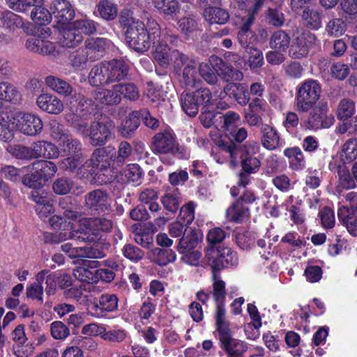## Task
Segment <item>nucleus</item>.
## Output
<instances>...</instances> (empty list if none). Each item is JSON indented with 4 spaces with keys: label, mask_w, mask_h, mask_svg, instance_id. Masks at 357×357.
I'll return each instance as SVG.
<instances>
[{
    "label": "nucleus",
    "mask_w": 357,
    "mask_h": 357,
    "mask_svg": "<svg viewBox=\"0 0 357 357\" xmlns=\"http://www.w3.org/2000/svg\"><path fill=\"white\" fill-rule=\"evenodd\" d=\"M145 29L153 39V45L155 48L154 59L162 66L168 65L169 63V52L172 50L168 47L167 42L169 41L172 45H177L180 41L178 38L172 33L169 29H165L161 31L157 22L151 18L147 20Z\"/></svg>",
    "instance_id": "nucleus-1"
},
{
    "label": "nucleus",
    "mask_w": 357,
    "mask_h": 357,
    "mask_svg": "<svg viewBox=\"0 0 357 357\" xmlns=\"http://www.w3.org/2000/svg\"><path fill=\"white\" fill-rule=\"evenodd\" d=\"M170 61L174 64L176 70H181V68L184 66L179 79L183 88L190 89L200 85L202 79L197 72L196 63L193 59L177 50H173L169 52Z\"/></svg>",
    "instance_id": "nucleus-2"
},
{
    "label": "nucleus",
    "mask_w": 357,
    "mask_h": 357,
    "mask_svg": "<svg viewBox=\"0 0 357 357\" xmlns=\"http://www.w3.org/2000/svg\"><path fill=\"white\" fill-rule=\"evenodd\" d=\"M113 228V222L111 220L105 218H84L79 221V227L76 228L83 231L79 233L84 239H79V241H96L100 239L103 233H108Z\"/></svg>",
    "instance_id": "nucleus-3"
},
{
    "label": "nucleus",
    "mask_w": 357,
    "mask_h": 357,
    "mask_svg": "<svg viewBox=\"0 0 357 357\" xmlns=\"http://www.w3.org/2000/svg\"><path fill=\"white\" fill-rule=\"evenodd\" d=\"M321 86L314 79H307L302 82L296 91V107L300 112H307L315 105L321 96Z\"/></svg>",
    "instance_id": "nucleus-4"
},
{
    "label": "nucleus",
    "mask_w": 357,
    "mask_h": 357,
    "mask_svg": "<svg viewBox=\"0 0 357 357\" xmlns=\"http://www.w3.org/2000/svg\"><path fill=\"white\" fill-rule=\"evenodd\" d=\"M182 109L190 116H195L201 106L208 107L211 105L212 96L206 88L196 90L192 93L183 92L180 97Z\"/></svg>",
    "instance_id": "nucleus-5"
},
{
    "label": "nucleus",
    "mask_w": 357,
    "mask_h": 357,
    "mask_svg": "<svg viewBox=\"0 0 357 357\" xmlns=\"http://www.w3.org/2000/svg\"><path fill=\"white\" fill-rule=\"evenodd\" d=\"M319 44L314 34L309 31H297L289 50V56L293 59H301L308 54L309 50Z\"/></svg>",
    "instance_id": "nucleus-6"
},
{
    "label": "nucleus",
    "mask_w": 357,
    "mask_h": 357,
    "mask_svg": "<svg viewBox=\"0 0 357 357\" xmlns=\"http://www.w3.org/2000/svg\"><path fill=\"white\" fill-rule=\"evenodd\" d=\"M262 4V0L256 2L254 8L249 10L241 19L239 31L237 33V39L239 44L245 48H249V45L254 43L256 40L255 33L250 29L255 19V13Z\"/></svg>",
    "instance_id": "nucleus-7"
},
{
    "label": "nucleus",
    "mask_w": 357,
    "mask_h": 357,
    "mask_svg": "<svg viewBox=\"0 0 357 357\" xmlns=\"http://www.w3.org/2000/svg\"><path fill=\"white\" fill-rule=\"evenodd\" d=\"M126 31V38L129 46L137 52H145L153 44L152 38L147 33L143 22L138 23Z\"/></svg>",
    "instance_id": "nucleus-8"
},
{
    "label": "nucleus",
    "mask_w": 357,
    "mask_h": 357,
    "mask_svg": "<svg viewBox=\"0 0 357 357\" xmlns=\"http://www.w3.org/2000/svg\"><path fill=\"white\" fill-rule=\"evenodd\" d=\"M307 120L303 122L306 129L317 130L321 128H329L334 123V117L328 112L326 105L312 108Z\"/></svg>",
    "instance_id": "nucleus-9"
},
{
    "label": "nucleus",
    "mask_w": 357,
    "mask_h": 357,
    "mask_svg": "<svg viewBox=\"0 0 357 357\" xmlns=\"http://www.w3.org/2000/svg\"><path fill=\"white\" fill-rule=\"evenodd\" d=\"M50 35V28H43L40 33L26 40L25 47L27 50L34 53L43 55H51L55 52V46L53 43L46 40Z\"/></svg>",
    "instance_id": "nucleus-10"
},
{
    "label": "nucleus",
    "mask_w": 357,
    "mask_h": 357,
    "mask_svg": "<svg viewBox=\"0 0 357 357\" xmlns=\"http://www.w3.org/2000/svg\"><path fill=\"white\" fill-rule=\"evenodd\" d=\"M17 130L24 135L34 136L40 133L43 128L40 118L34 114L17 112Z\"/></svg>",
    "instance_id": "nucleus-11"
},
{
    "label": "nucleus",
    "mask_w": 357,
    "mask_h": 357,
    "mask_svg": "<svg viewBox=\"0 0 357 357\" xmlns=\"http://www.w3.org/2000/svg\"><path fill=\"white\" fill-rule=\"evenodd\" d=\"M86 207L97 212H105L110 208L112 198L103 190L96 189L89 192L84 197Z\"/></svg>",
    "instance_id": "nucleus-12"
},
{
    "label": "nucleus",
    "mask_w": 357,
    "mask_h": 357,
    "mask_svg": "<svg viewBox=\"0 0 357 357\" xmlns=\"http://www.w3.org/2000/svg\"><path fill=\"white\" fill-rule=\"evenodd\" d=\"M152 151L155 154H175L177 144L174 135L168 131L155 134L152 138Z\"/></svg>",
    "instance_id": "nucleus-13"
},
{
    "label": "nucleus",
    "mask_w": 357,
    "mask_h": 357,
    "mask_svg": "<svg viewBox=\"0 0 357 357\" xmlns=\"http://www.w3.org/2000/svg\"><path fill=\"white\" fill-rule=\"evenodd\" d=\"M82 232L79 229H77L72 222H65L62 231L56 233L45 232L43 241L48 244H56L68 239L79 241V239L84 238L82 235H79V233Z\"/></svg>",
    "instance_id": "nucleus-14"
},
{
    "label": "nucleus",
    "mask_w": 357,
    "mask_h": 357,
    "mask_svg": "<svg viewBox=\"0 0 357 357\" xmlns=\"http://www.w3.org/2000/svg\"><path fill=\"white\" fill-rule=\"evenodd\" d=\"M221 347L229 357H241L247 350V344L238 339L234 338L231 330L219 335Z\"/></svg>",
    "instance_id": "nucleus-15"
},
{
    "label": "nucleus",
    "mask_w": 357,
    "mask_h": 357,
    "mask_svg": "<svg viewBox=\"0 0 357 357\" xmlns=\"http://www.w3.org/2000/svg\"><path fill=\"white\" fill-rule=\"evenodd\" d=\"M59 166L64 171L75 173L80 178L86 177L89 172L86 169L88 161L81 154L64 158L60 161Z\"/></svg>",
    "instance_id": "nucleus-16"
},
{
    "label": "nucleus",
    "mask_w": 357,
    "mask_h": 357,
    "mask_svg": "<svg viewBox=\"0 0 357 357\" xmlns=\"http://www.w3.org/2000/svg\"><path fill=\"white\" fill-rule=\"evenodd\" d=\"M118 308V298L115 294H103L98 303H94L92 306L91 315L96 318H101L106 316L107 312L116 310Z\"/></svg>",
    "instance_id": "nucleus-17"
},
{
    "label": "nucleus",
    "mask_w": 357,
    "mask_h": 357,
    "mask_svg": "<svg viewBox=\"0 0 357 357\" xmlns=\"http://www.w3.org/2000/svg\"><path fill=\"white\" fill-rule=\"evenodd\" d=\"M109 84L120 82L126 79L128 75L129 66L121 59H113L106 62Z\"/></svg>",
    "instance_id": "nucleus-18"
},
{
    "label": "nucleus",
    "mask_w": 357,
    "mask_h": 357,
    "mask_svg": "<svg viewBox=\"0 0 357 357\" xmlns=\"http://www.w3.org/2000/svg\"><path fill=\"white\" fill-rule=\"evenodd\" d=\"M50 10L61 24H66L75 17V10L66 0H54L51 4Z\"/></svg>",
    "instance_id": "nucleus-19"
},
{
    "label": "nucleus",
    "mask_w": 357,
    "mask_h": 357,
    "mask_svg": "<svg viewBox=\"0 0 357 357\" xmlns=\"http://www.w3.org/2000/svg\"><path fill=\"white\" fill-rule=\"evenodd\" d=\"M222 98L225 96L233 97L241 106H245L250 99L248 87L243 84L231 82L227 84L221 93Z\"/></svg>",
    "instance_id": "nucleus-20"
},
{
    "label": "nucleus",
    "mask_w": 357,
    "mask_h": 357,
    "mask_svg": "<svg viewBox=\"0 0 357 357\" xmlns=\"http://www.w3.org/2000/svg\"><path fill=\"white\" fill-rule=\"evenodd\" d=\"M38 107L52 114H59L63 110V102L53 94L42 93L36 100Z\"/></svg>",
    "instance_id": "nucleus-21"
},
{
    "label": "nucleus",
    "mask_w": 357,
    "mask_h": 357,
    "mask_svg": "<svg viewBox=\"0 0 357 357\" xmlns=\"http://www.w3.org/2000/svg\"><path fill=\"white\" fill-rule=\"evenodd\" d=\"M31 169L34 171L33 176L36 180L48 181L51 180L57 172L55 163L47 160H37L31 165Z\"/></svg>",
    "instance_id": "nucleus-22"
},
{
    "label": "nucleus",
    "mask_w": 357,
    "mask_h": 357,
    "mask_svg": "<svg viewBox=\"0 0 357 357\" xmlns=\"http://www.w3.org/2000/svg\"><path fill=\"white\" fill-rule=\"evenodd\" d=\"M110 130L107 125L99 121H93L89 128L90 144L94 146L104 145L109 135Z\"/></svg>",
    "instance_id": "nucleus-23"
},
{
    "label": "nucleus",
    "mask_w": 357,
    "mask_h": 357,
    "mask_svg": "<svg viewBox=\"0 0 357 357\" xmlns=\"http://www.w3.org/2000/svg\"><path fill=\"white\" fill-rule=\"evenodd\" d=\"M84 40V36L70 23L59 32V42L65 47H75Z\"/></svg>",
    "instance_id": "nucleus-24"
},
{
    "label": "nucleus",
    "mask_w": 357,
    "mask_h": 357,
    "mask_svg": "<svg viewBox=\"0 0 357 357\" xmlns=\"http://www.w3.org/2000/svg\"><path fill=\"white\" fill-rule=\"evenodd\" d=\"M337 218L349 234L354 237H356L357 217L354 215L353 210L348 206H340L337 210Z\"/></svg>",
    "instance_id": "nucleus-25"
},
{
    "label": "nucleus",
    "mask_w": 357,
    "mask_h": 357,
    "mask_svg": "<svg viewBox=\"0 0 357 357\" xmlns=\"http://www.w3.org/2000/svg\"><path fill=\"white\" fill-rule=\"evenodd\" d=\"M93 97L96 104L102 105H117L121 100L120 93L115 89V84L111 89H96L93 92Z\"/></svg>",
    "instance_id": "nucleus-26"
},
{
    "label": "nucleus",
    "mask_w": 357,
    "mask_h": 357,
    "mask_svg": "<svg viewBox=\"0 0 357 357\" xmlns=\"http://www.w3.org/2000/svg\"><path fill=\"white\" fill-rule=\"evenodd\" d=\"M209 62L216 71H220L221 75L228 79L233 81H241L243 78V74L241 70L224 63L222 59L217 56H211L209 58Z\"/></svg>",
    "instance_id": "nucleus-27"
},
{
    "label": "nucleus",
    "mask_w": 357,
    "mask_h": 357,
    "mask_svg": "<svg viewBox=\"0 0 357 357\" xmlns=\"http://www.w3.org/2000/svg\"><path fill=\"white\" fill-rule=\"evenodd\" d=\"M34 158L55 159L59 156L60 151L56 146L47 141H38L32 144Z\"/></svg>",
    "instance_id": "nucleus-28"
},
{
    "label": "nucleus",
    "mask_w": 357,
    "mask_h": 357,
    "mask_svg": "<svg viewBox=\"0 0 357 357\" xmlns=\"http://www.w3.org/2000/svg\"><path fill=\"white\" fill-rule=\"evenodd\" d=\"M82 114L76 110V112L68 113L66 115V120L68 123L73 126L77 133L82 135L84 137H89V129L88 123L85 121V116L88 115V111L84 109L80 111Z\"/></svg>",
    "instance_id": "nucleus-29"
},
{
    "label": "nucleus",
    "mask_w": 357,
    "mask_h": 357,
    "mask_svg": "<svg viewBox=\"0 0 357 357\" xmlns=\"http://www.w3.org/2000/svg\"><path fill=\"white\" fill-rule=\"evenodd\" d=\"M249 217V208L241 201H236L226 211L227 220L235 223L243 222Z\"/></svg>",
    "instance_id": "nucleus-30"
},
{
    "label": "nucleus",
    "mask_w": 357,
    "mask_h": 357,
    "mask_svg": "<svg viewBox=\"0 0 357 357\" xmlns=\"http://www.w3.org/2000/svg\"><path fill=\"white\" fill-rule=\"evenodd\" d=\"M176 253L172 250H165L160 248H154L150 250L146 257L152 262L159 266H166L176 259Z\"/></svg>",
    "instance_id": "nucleus-31"
},
{
    "label": "nucleus",
    "mask_w": 357,
    "mask_h": 357,
    "mask_svg": "<svg viewBox=\"0 0 357 357\" xmlns=\"http://www.w3.org/2000/svg\"><path fill=\"white\" fill-rule=\"evenodd\" d=\"M89 82L93 86L109 84L105 63L97 64L92 68L89 75Z\"/></svg>",
    "instance_id": "nucleus-32"
},
{
    "label": "nucleus",
    "mask_w": 357,
    "mask_h": 357,
    "mask_svg": "<svg viewBox=\"0 0 357 357\" xmlns=\"http://www.w3.org/2000/svg\"><path fill=\"white\" fill-rule=\"evenodd\" d=\"M284 155L288 158L289 167L296 171L303 169L305 166L304 155L301 149L297 146L287 148Z\"/></svg>",
    "instance_id": "nucleus-33"
},
{
    "label": "nucleus",
    "mask_w": 357,
    "mask_h": 357,
    "mask_svg": "<svg viewBox=\"0 0 357 357\" xmlns=\"http://www.w3.org/2000/svg\"><path fill=\"white\" fill-rule=\"evenodd\" d=\"M291 38L283 30H278L273 33L270 38L269 45L271 49L285 52L289 47Z\"/></svg>",
    "instance_id": "nucleus-34"
},
{
    "label": "nucleus",
    "mask_w": 357,
    "mask_h": 357,
    "mask_svg": "<svg viewBox=\"0 0 357 357\" xmlns=\"http://www.w3.org/2000/svg\"><path fill=\"white\" fill-rule=\"evenodd\" d=\"M204 17L211 24H223L228 21L229 15L221 8L208 7L204 11Z\"/></svg>",
    "instance_id": "nucleus-35"
},
{
    "label": "nucleus",
    "mask_w": 357,
    "mask_h": 357,
    "mask_svg": "<svg viewBox=\"0 0 357 357\" xmlns=\"http://www.w3.org/2000/svg\"><path fill=\"white\" fill-rule=\"evenodd\" d=\"M0 99L13 104L21 101L22 95L17 88L7 82H0Z\"/></svg>",
    "instance_id": "nucleus-36"
},
{
    "label": "nucleus",
    "mask_w": 357,
    "mask_h": 357,
    "mask_svg": "<svg viewBox=\"0 0 357 357\" xmlns=\"http://www.w3.org/2000/svg\"><path fill=\"white\" fill-rule=\"evenodd\" d=\"M340 158L344 165L351 163L357 158V139H349L343 144Z\"/></svg>",
    "instance_id": "nucleus-37"
},
{
    "label": "nucleus",
    "mask_w": 357,
    "mask_h": 357,
    "mask_svg": "<svg viewBox=\"0 0 357 357\" xmlns=\"http://www.w3.org/2000/svg\"><path fill=\"white\" fill-rule=\"evenodd\" d=\"M301 17L303 25L308 29L317 30L321 26V15L316 9H304Z\"/></svg>",
    "instance_id": "nucleus-38"
},
{
    "label": "nucleus",
    "mask_w": 357,
    "mask_h": 357,
    "mask_svg": "<svg viewBox=\"0 0 357 357\" xmlns=\"http://www.w3.org/2000/svg\"><path fill=\"white\" fill-rule=\"evenodd\" d=\"M45 83L52 90L60 95L69 96L73 93L71 85L59 77L47 76L45 78Z\"/></svg>",
    "instance_id": "nucleus-39"
},
{
    "label": "nucleus",
    "mask_w": 357,
    "mask_h": 357,
    "mask_svg": "<svg viewBox=\"0 0 357 357\" xmlns=\"http://www.w3.org/2000/svg\"><path fill=\"white\" fill-rule=\"evenodd\" d=\"M263 134L261 137V143L264 148L268 150L275 149L280 143V138L276 130L268 126L264 125L261 128Z\"/></svg>",
    "instance_id": "nucleus-40"
},
{
    "label": "nucleus",
    "mask_w": 357,
    "mask_h": 357,
    "mask_svg": "<svg viewBox=\"0 0 357 357\" xmlns=\"http://www.w3.org/2000/svg\"><path fill=\"white\" fill-rule=\"evenodd\" d=\"M219 121L221 128L232 132L234 129L241 124V119L238 113L229 110L224 114H220Z\"/></svg>",
    "instance_id": "nucleus-41"
},
{
    "label": "nucleus",
    "mask_w": 357,
    "mask_h": 357,
    "mask_svg": "<svg viewBox=\"0 0 357 357\" xmlns=\"http://www.w3.org/2000/svg\"><path fill=\"white\" fill-rule=\"evenodd\" d=\"M47 272V271H42L37 274L36 282L26 289V296L28 298L37 299L41 303L43 301V287L42 283Z\"/></svg>",
    "instance_id": "nucleus-42"
},
{
    "label": "nucleus",
    "mask_w": 357,
    "mask_h": 357,
    "mask_svg": "<svg viewBox=\"0 0 357 357\" xmlns=\"http://www.w3.org/2000/svg\"><path fill=\"white\" fill-rule=\"evenodd\" d=\"M179 192L177 189L167 191L161 197V202L164 208L168 211L174 213L177 211L181 202Z\"/></svg>",
    "instance_id": "nucleus-43"
},
{
    "label": "nucleus",
    "mask_w": 357,
    "mask_h": 357,
    "mask_svg": "<svg viewBox=\"0 0 357 357\" xmlns=\"http://www.w3.org/2000/svg\"><path fill=\"white\" fill-rule=\"evenodd\" d=\"M109 160L110 158H109L105 149H96L92 153L89 162H88V167L92 165L100 169H105L110 165Z\"/></svg>",
    "instance_id": "nucleus-44"
},
{
    "label": "nucleus",
    "mask_w": 357,
    "mask_h": 357,
    "mask_svg": "<svg viewBox=\"0 0 357 357\" xmlns=\"http://www.w3.org/2000/svg\"><path fill=\"white\" fill-rule=\"evenodd\" d=\"M64 218L59 215H53L49 218V223L54 229L62 231L65 222L68 223L70 220H76L79 213L73 210H66L63 212Z\"/></svg>",
    "instance_id": "nucleus-45"
},
{
    "label": "nucleus",
    "mask_w": 357,
    "mask_h": 357,
    "mask_svg": "<svg viewBox=\"0 0 357 357\" xmlns=\"http://www.w3.org/2000/svg\"><path fill=\"white\" fill-rule=\"evenodd\" d=\"M338 174V185L337 190L340 191V189H352L356 187L355 180L352 178L349 170L346 166H339L337 170Z\"/></svg>",
    "instance_id": "nucleus-46"
},
{
    "label": "nucleus",
    "mask_w": 357,
    "mask_h": 357,
    "mask_svg": "<svg viewBox=\"0 0 357 357\" xmlns=\"http://www.w3.org/2000/svg\"><path fill=\"white\" fill-rule=\"evenodd\" d=\"M42 3H36L33 7L31 13V18L36 23L39 25H44L50 22L52 17L51 10L41 6Z\"/></svg>",
    "instance_id": "nucleus-47"
},
{
    "label": "nucleus",
    "mask_w": 357,
    "mask_h": 357,
    "mask_svg": "<svg viewBox=\"0 0 357 357\" xmlns=\"http://www.w3.org/2000/svg\"><path fill=\"white\" fill-rule=\"evenodd\" d=\"M132 147L127 142H121L118 148L117 153L111 155L110 160L114 165L121 167L126 162V160L132 153Z\"/></svg>",
    "instance_id": "nucleus-48"
},
{
    "label": "nucleus",
    "mask_w": 357,
    "mask_h": 357,
    "mask_svg": "<svg viewBox=\"0 0 357 357\" xmlns=\"http://www.w3.org/2000/svg\"><path fill=\"white\" fill-rule=\"evenodd\" d=\"M140 120L137 112L130 114L119 128V132L125 137H129L139 127Z\"/></svg>",
    "instance_id": "nucleus-49"
},
{
    "label": "nucleus",
    "mask_w": 357,
    "mask_h": 357,
    "mask_svg": "<svg viewBox=\"0 0 357 357\" xmlns=\"http://www.w3.org/2000/svg\"><path fill=\"white\" fill-rule=\"evenodd\" d=\"M153 5L161 13L167 15H176L180 9L176 0H155Z\"/></svg>",
    "instance_id": "nucleus-50"
},
{
    "label": "nucleus",
    "mask_w": 357,
    "mask_h": 357,
    "mask_svg": "<svg viewBox=\"0 0 357 357\" xmlns=\"http://www.w3.org/2000/svg\"><path fill=\"white\" fill-rule=\"evenodd\" d=\"M213 280V296L216 303H225L226 291L225 283L223 282L218 273L212 275Z\"/></svg>",
    "instance_id": "nucleus-51"
},
{
    "label": "nucleus",
    "mask_w": 357,
    "mask_h": 357,
    "mask_svg": "<svg viewBox=\"0 0 357 357\" xmlns=\"http://www.w3.org/2000/svg\"><path fill=\"white\" fill-rule=\"evenodd\" d=\"M1 21L2 26L10 30H15L23 25L22 18L9 10L2 13Z\"/></svg>",
    "instance_id": "nucleus-52"
},
{
    "label": "nucleus",
    "mask_w": 357,
    "mask_h": 357,
    "mask_svg": "<svg viewBox=\"0 0 357 357\" xmlns=\"http://www.w3.org/2000/svg\"><path fill=\"white\" fill-rule=\"evenodd\" d=\"M225 303H216L215 324L218 335L230 331L229 324L226 321Z\"/></svg>",
    "instance_id": "nucleus-53"
},
{
    "label": "nucleus",
    "mask_w": 357,
    "mask_h": 357,
    "mask_svg": "<svg viewBox=\"0 0 357 357\" xmlns=\"http://www.w3.org/2000/svg\"><path fill=\"white\" fill-rule=\"evenodd\" d=\"M177 24L181 32L187 37L199 29L197 20L192 16L181 17L178 20Z\"/></svg>",
    "instance_id": "nucleus-54"
},
{
    "label": "nucleus",
    "mask_w": 357,
    "mask_h": 357,
    "mask_svg": "<svg viewBox=\"0 0 357 357\" xmlns=\"http://www.w3.org/2000/svg\"><path fill=\"white\" fill-rule=\"evenodd\" d=\"M50 134L53 140L59 144L65 137L70 133L64 126L56 120H52L49 123Z\"/></svg>",
    "instance_id": "nucleus-55"
},
{
    "label": "nucleus",
    "mask_w": 357,
    "mask_h": 357,
    "mask_svg": "<svg viewBox=\"0 0 357 357\" xmlns=\"http://www.w3.org/2000/svg\"><path fill=\"white\" fill-rule=\"evenodd\" d=\"M356 112L355 103L353 100L344 98L337 107V116L339 119L344 120L351 117Z\"/></svg>",
    "instance_id": "nucleus-56"
},
{
    "label": "nucleus",
    "mask_w": 357,
    "mask_h": 357,
    "mask_svg": "<svg viewBox=\"0 0 357 357\" xmlns=\"http://www.w3.org/2000/svg\"><path fill=\"white\" fill-rule=\"evenodd\" d=\"M98 10L101 17L106 20H112L117 15L116 6L107 0H102L99 3Z\"/></svg>",
    "instance_id": "nucleus-57"
},
{
    "label": "nucleus",
    "mask_w": 357,
    "mask_h": 357,
    "mask_svg": "<svg viewBox=\"0 0 357 357\" xmlns=\"http://www.w3.org/2000/svg\"><path fill=\"white\" fill-rule=\"evenodd\" d=\"M74 186V182L69 178L61 177L56 178L53 184V191L57 195H67L70 193Z\"/></svg>",
    "instance_id": "nucleus-58"
},
{
    "label": "nucleus",
    "mask_w": 357,
    "mask_h": 357,
    "mask_svg": "<svg viewBox=\"0 0 357 357\" xmlns=\"http://www.w3.org/2000/svg\"><path fill=\"white\" fill-rule=\"evenodd\" d=\"M115 89L120 93V96L123 95L125 98L130 100H137L139 97V91L135 84L132 83H128L126 84H115Z\"/></svg>",
    "instance_id": "nucleus-59"
},
{
    "label": "nucleus",
    "mask_w": 357,
    "mask_h": 357,
    "mask_svg": "<svg viewBox=\"0 0 357 357\" xmlns=\"http://www.w3.org/2000/svg\"><path fill=\"white\" fill-rule=\"evenodd\" d=\"M74 277L83 282L95 283L98 281V276L95 271L90 270L85 266L77 267L73 271Z\"/></svg>",
    "instance_id": "nucleus-60"
},
{
    "label": "nucleus",
    "mask_w": 357,
    "mask_h": 357,
    "mask_svg": "<svg viewBox=\"0 0 357 357\" xmlns=\"http://www.w3.org/2000/svg\"><path fill=\"white\" fill-rule=\"evenodd\" d=\"M58 144L61 149L68 154L78 152L82 149L80 142L75 139L70 133Z\"/></svg>",
    "instance_id": "nucleus-61"
},
{
    "label": "nucleus",
    "mask_w": 357,
    "mask_h": 357,
    "mask_svg": "<svg viewBox=\"0 0 357 357\" xmlns=\"http://www.w3.org/2000/svg\"><path fill=\"white\" fill-rule=\"evenodd\" d=\"M206 257L208 265L211 267L213 274L227 267L223 259L220 257V252L218 249L211 250L206 254Z\"/></svg>",
    "instance_id": "nucleus-62"
},
{
    "label": "nucleus",
    "mask_w": 357,
    "mask_h": 357,
    "mask_svg": "<svg viewBox=\"0 0 357 357\" xmlns=\"http://www.w3.org/2000/svg\"><path fill=\"white\" fill-rule=\"evenodd\" d=\"M198 244V238L196 235L190 232L184 235L178 241L177 246L179 252H185L193 250Z\"/></svg>",
    "instance_id": "nucleus-63"
},
{
    "label": "nucleus",
    "mask_w": 357,
    "mask_h": 357,
    "mask_svg": "<svg viewBox=\"0 0 357 357\" xmlns=\"http://www.w3.org/2000/svg\"><path fill=\"white\" fill-rule=\"evenodd\" d=\"M82 36L90 35L96 31V24L94 21L89 19L77 20L72 23Z\"/></svg>",
    "instance_id": "nucleus-64"
}]
</instances>
